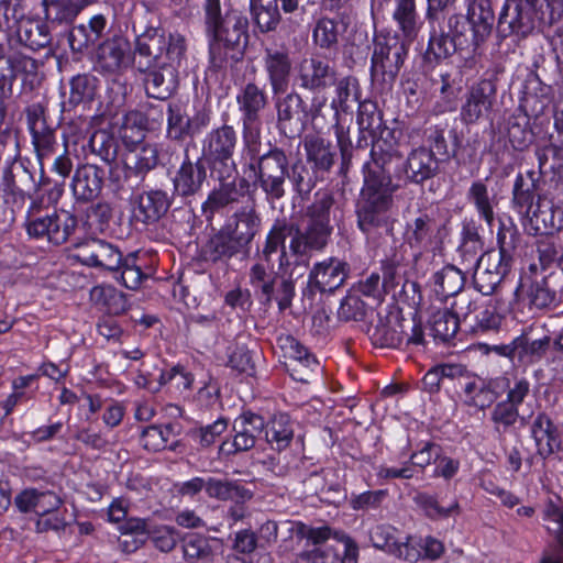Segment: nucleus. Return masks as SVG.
Instances as JSON below:
<instances>
[{"label": "nucleus", "mask_w": 563, "mask_h": 563, "mask_svg": "<svg viewBox=\"0 0 563 563\" xmlns=\"http://www.w3.org/2000/svg\"><path fill=\"white\" fill-rule=\"evenodd\" d=\"M73 256L82 265L109 272H117L123 257L118 246L97 238L76 243Z\"/></svg>", "instance_id": "19"}, {"label": "nucleus", "mask_w": 563, "mask_h": 563, "mask_svg": "<svg viewBox=\"0 0 563 563\" xmlns=\"http://www.w3.org/2000/svg\"><path fill=\"white\" fill-rule=\"evenodd\" d=\"M401 170L407 181L421 185L438 174L439 162L432 150L421 146L408 154Z\"/></svg>", "instance_id": "34"}, {"label": "nucleus", "mask_w": 563, "mask_h": 563, "mask_svg": "<svg viewBox=\"0 0 563 563\" xmlns=\"http://www.w3.org/2000/svg\"><path fill=\"white\" fill-rule=\"evenodd\" d=\"M490 421L493 422L494 430L499 435L509 432L518 421H520L521 424H526V418L519 415V409L512 407L505 400L494 406L490 412Z\"/></svg>", "instance_id": "61"}, {"label": "nucleus", "mask_w": 563, "mask_h": 563, "mask_svg": "<svg viewBox=\"0 0 563 563\" xmlns=\"http://www.w3.org/2000/svg\"><path fill=\"white\" fill-rule=\"evenodd\" d=\"M95 0H42L44 19L53 25H70Z\"/></svg>", "instance_id": "42"}, {"label": "nucleus", "mask_w": 563, "mask_h": 563, "mask_svg": "<svg viewBox=\"0 0 563 563\" xmlns=\"http://www.w3.org/2000/svg\"><path fill=\"white\" fill-rule=\"evenodd\" d=\"M554 278V273H550L548 276H543L540 280H534L531 284L528 297L532 306L538 309H544L556 300L559 288H563V285H555Z\"/></svg>", "instance_id": "59"}, {"label": "nucleus", "mask_w": 563, "mask_h": 563, "mask_svg": "<svg viewBox=\"0 0 563 563\" xmlns=\"http://www.w3.org/2000/svg\"><path fill=\"white\" fill-rule=\"evenodd\" d=\"M133 66L147 70L153 65L173 59H186L187 40L178 32H168L159 23L141 26L133 24Z\"/></svg>", "instance_id": "4"}, {"label": "nucleus", "mask_w": 563, "mask_h": 563, "mask_svg": "<svg viewBox=\"0 0 563 563\" xmlns=\"http://www.w3.org/2000/svg\"><path fill=\"white\" fill-rule=\"evenodd\" d=\"M48 23L45 20L29 16L14 32L18 42L34 52L51 46L53 37Z\"/></svg>", "instance_id": "43"}, {"label": "nucleus", "mask_w": 563, "mask_h": 563, "mask_svg": "<svg viewBox=\"0 0 563 563\" xmlns=\"http://www.w3.org/2000/svg\"><path fill=\"white\" fill-rule=\"evenodd\" d=\"M133 65V48L122 35H113L101 42L96 53V69L107 75L119 74Z\"/></svg>", "instance_id": "20"}, {"label": "nucleus", "mask_w": 563, "mask_h": 563, "mask_svg": "<svg viewBox=\"0 0 563 563\" xmlns=\"http://www.w3.org/2000/svg\"><path fill=\"white\" fill-rule=\"evenodd\" d=\"M185 62L186 59L161 62L147 70H137L144 75L146 96L162 101L174 96L179 86V68Z\"/></svg>", "instance_id": "17"}, {"label": "nucleus", "mask_w": 563, "mask_h": 563, "mask_svg": "<svg viewBox=\"0 0 563 563\" xmlns=\"http://www.w3.org/2000/svg\"><path fill=\"white\" fill-rule=\"evenodd\" d=\"M236 104L241 114V123H262L261 113L268 106V95L265 87L249 81L238 90Z\"/></svg>", "instance_id": "33"}, {"label": "nucleus", "mask_w": 563, "mask_h": 563, "mask_svg": "<svg viewBox=\"0 0 563 563\" xmlns=\"http://www.w3.org/2000/svg\"><path fill=\"white\" fill-rule=\"evenodd\" d=\"M239 255L247 256L249 253L222 225L201 246L200 257L211 264H228L230 260Z\"/></svg>", "instance_id": "30"}, {"label": "nucleus", "mask_w": 563, "mask_h": 563, "mask_svg": "<svg viewBox=\"0 0 563 563\" xmlns=\"http://www.w3.org/2000/svg\"><path fill=\"white\" fill-rule=\"evenodd\" d=\"M466 199L474 207L479 219L492 227L495 221V208L499 200L497 194L489 191L486 181L483 179L473 181L466 192Z\"/></svg>", "instance_id": "45"}, {"label": "nucleus", "mask_w": 563, "mask_h": 563, "mask_svg": "<svg viewBox=\"0 0 563 563\" xmlns=\"http://www.w3.org/2000/svg\"><path fill=\"white\" fill-rule=\"evenodd\" d=\"M307 267V262L296 260L291 266L279 268L280 283L277 288L276 296L274 295V299L278 305L279 311H285L291 307L292 299L295 297V283L298 278L305 275Z\"/></svg>", "instance_id": "48"}, {"label": "nucleus", "mask_w": 563, "mask_h": 563, "mask_svg": "<svg viewBox=\"0 0 563 563\" xmlns=\"http://www.w3.org/2000/svg\"><path fill=\"white\" fill-rule=\"evenodd\" d=\"M350 265L336 257H329L313 264L309 272L307 287L302 291L303 300L313 303L316 292L332 294L345 283Z\"/></svg>", "instance_id": "14"}, {"label": "nucleus", "mask_w": 563, "mask_h": 563, "mask_svg": "<svg viewBox=\"0 0 563 563\" xmlns=\"http://www.w3.org/2000/svg\"><path fill=\"white\" fill-rule=\"evenodd\" d=\"M338 207L330 191H319L313 202L307 208V224L301 228L305 244L309 245L312 253L322 252L329 244L333 225L336 219Z\"/></svg>", "instance_id": "9"}, {"label": "nucleus", "mask_w": 563, "mask_h": 563, "mask_svg": "<svg viewBox=\"0 0 563 563\" xmlns=\"http://www.w3.org/2000/svg\"><path fill=\"white\" fill-rule=\"evenodd\" d=\"M183 552L186 561L190 563L207 562L212 558V548L209 539L198 533H187L181 538Z\"/></svg>", "instance_id": "64"}, {"label": "nucleus", "mask_w": 563, "mask_h": 563, "mask_svg": "<svg viewBox=\"0 0 563 563\" xmlns=\"http://www.w3.org/2000/svg\"><path fill=\"white\" fill-rule=\"evenodd\" d=\"M91 297L97 302L102 303L110 314L119 316L129 309V302L125 294L117 290L112 286H97L91 290Z\"/></svg>", "instance_id": "63"}, {"label": "nucleus", "mask_w": 563, "mask_h": 563, "mask_svg": "<svg viewBox=\"0 0 563 563\" xmlns=\"http://www.w3.org/2000/svg\"><path fill=\"white\" fill-rule=\"evenodd\" d=\"M393 18L402 35L413 41L419 31V16L416 10V0H395Z\"/></svg>", "instance_id": "57"}, {"label": "nucleus", "mask_w": 563, "mask_h": 563, "mask_svg": "<svg viewBox=\"0 0 563 563\" xmlns=\"http://www.w3.org/2000/svg\"><path fill=\"white\" fill-rule=\"evenodd\" d=\"M202 10L211 67L221 70L239 63L249 43L247 18L229 0H205Z\"/></svg>", "instance_id": "2"}, {"label": "nucleus", "mask_w": 563, "mask_h": 563, "mask_svg": "<svg viewBox=\"0 0 563 563\" xmlns=\"http://www.w3.org/2000/svg\"><path fill=\"white\" fill-rule=\"evenodd\" d=\"M174 196L161 188L143 190L132 200L134 219L143 224L156 223L168 212Z\"/></svg>", "instance_id": "27"}, {"label": "nucleus", "mask_w": 563, "mask_h": 563, "mask_svg": "<svg viewBox=\"0 0 563 563\" xmlns=\"http://www.w3.org/2000/svg\"><path fill=\"white\" fill-rule=\"evenodd\" d=\"M276 111V126L280 134L288 139L300 136L310 119L321 111L325 100L313 99L311 107L295 90L273 96Z\"/></svg>", "instance_id": "8"}, {"label": "nucleus", "mask_w": 563, "mask_h": 563, "mask_svg": "<svg viewBox=\"0 0 563 563\" xmlns=\"http://www.w3.org/2000/svg\"><path fill=\"white\" fill-rule=\"evenodd\" d=\"M208 163L200 156L192 162L185 153V157L173 177V195L185 200L199 195L208 183Z\"/></svg>", "instance_id": "23"}, {"label": "nucleus", "mask_w": 563, "mask_h": 563, "mask_svg": "<svg viewBox=\"0 0 563 563\" xmlns=\"http://www.w3.org/2000/svg\"><path fill=\"white\" fill-rule=\"evenodd\" d=\"M307 161L314 172H329L335 161V152L329 141L317 135H307L303 141Z\"/></svg>", "instance_id": "51"}, {"label": "nucleus", "mask_w": 563, "mask_h": 563, "mask_svg": "<svg viewBox=\"0 0 563 563\" xmlns=\"http://www.w3.org/2000/svg\"><path fill=\"white\" fill-rule=\"evenodd\" d=\"M98 82V78L91 74H78L70 78L68 97L60 103L62 120L79 106L85 107L93 101Z\"/></svg>", "instance_id": "37"}, {"label": "nucleus", "mask_w": 563, "mask_h": 563, "mask_svg": "<svg viewBox=\"0 0 563 563\" xmlns=\"http://www.w3.org/2000/svg\"><path fill=\"white\" fill-rule=\"evenodd\" d=\"M306 490L319 497L323 503L338 504L345 497L344 489L330 468L312 472L303 479Z\"/></svg>", "instance_id": "38"}, {"label": "nucleus", "mask_w": 563, "mask_h": 563, "mask_svg": "<svg viewBox=\"0 0 563 563\" xmlns=\"http://www.w3.org/2000/svg\"><path fill=\"white\" fill-rule=\"evenodd\" d=\"M538 22L544 23V14L540 13L538 5L506 0L499 14L497 29L500 35H517L526 37L536 29Z\"/></svg>", "instance_id": "15"}, {"label": "nucleus", "mask_w": 563, "mask_h": 563, "mask_svg": "<svg viewBox=\"0 0 563 563\" xmlns=\"http://www.w3.org/2000/svg\"><path fill=\"white\" fill-rule=\"evenodd\" d=\"M108 20L103 14L92 15L88 23L74 25L68 33V42L74 53H84L93 46L104 34Z\"/></svg>", "instance_id": "39"}, {"label": "nucleus", "mask_w": 563, "mask_h": 563, "mask_svg": "<svg viewBox=\"0 0 563 563\" xmlns=\"http://www.w3.org/2000/svg\"><path fill=\"white\" fill-rule=\"evenodd\" d=\"M239 136L235 129L227 123L211 129L201 141V155L219 180H229L236 173L233 156Z\"/></svg>", "instance_id": "6"}, {"label": "nucleus", "mask_w": 563, "mask_h": 563, "mask_svg": "<svg viewBox=\"0 0 563 563\" xmlns=\"http://www.w3.org/2000/svg\"><path fill=\"white\" fill-rule=\"evenodd\" d=\"M459 322L457 317L451 309H439L428 320L430 334L437 341L449 342L456 334Z\"/></svg>", "instance_id": "58"}, {"label": "nucleus", "mask_w": 563, "mask_h": 563, "mask_svg": "<svg viewBox=\"0 0 563 563\" xmlns=\"http://www.w3.org/2000/svg\"><path fill=\"white\" fill-rule=\"evenodd\" d=\"M218 188H213L201 205V211L207 221H211L214 214L239 199L234 181L219 180Z\"/></svg>", "instance_id": "52"}, {"label": "nucleus", "mask_w": 563, "mask_h": 563, "mask_svg": "<svg viewBox=\"0 0 563 563\" xmlns=\"http://www.w3.org/2000/svg\"><path fill=\"white\" fill-rule=\"evenodd\" d=\"M289 167L285 151L276 146L264 153L256 163H249V168L254 172L256 183L268 203L285 197Z\"/></svg>", "instance_id": "10"}, {"label": "nucleus", "mask_w": 563, "mask_h": 563, "mask_svg": "<svg viewBox=\"0 0 563 563\" xmlns=\"http://www.w3.org/2000/svg\"><path fill=\"white\" fill-rule=\"evenodd\" d=\"M278 273L274 271L272 262H265L260 258L255 262L249 272L250 285L264 306H271L274 300L276 280Z\"/></svg>", "instance_id": "40"}, {"label": "nucleus", "mask_w": 563, "mask_h": 563, "mask_svg": "<svg viewBox=\"0 0 563 563\" xmlns=\"http://www.w3.org/2000/svg\"><path fill=\"white\" fill-rule=\"evenodd\" d=\"M263 64L273 96L284 95L289 88L292 69L288 49L266 47Z\"/></svg>", "instance_id": "29"}, {"label": "nucleus", "mask_w": 563, "mask_h": 563, "mask_svg": "<svg viewBox=\"0 0 563 563\" xmlns=\"http://www.w3.org/2000/svg\"><path fill=\"white\" fill-rule=\"evenodd\" d=\"M77 228V219L69 212L53 213L41 218H29L26 230L30 236L47 239L55 245L65 243Z\"/></svg>", "instance_id": "21"}, {"label": "nucleus", "mask_w": 563, "mask_h": 563, "mask_svg": "<svg viewBox=\"0 0 563 563\" xmlns=\"http://www.w3.org/2000/svg\"><path fill=\"white\" fill-rule=\"evenodd\" d=\"M291 531L299 540H306L311 550H305L299 559L306 563H357L358 548L345 533L329 526H310L301 521L292 523Z\"/></svg>", "instance_id": "3"}, {"label": "nucleus", "mask_w": 563, "mask_h": 563, "mask_svg": "<svg viewBox=\"0 0 563 563\" xmlns=\"http://www.w3.org/2000/svg\"><path fill=\"white\" fill-rule=\"evenodd\" d=\"M448 31L460 51L474 52L486 40L478 36L477 30L463 14H453L448 20Z\"/></svg>", "instance_id": "49"}, {"label": "nucleus", "mask_w": 563, "mask_h": 563, "mask_svg": "<svg viewBox=\"0 0 563 563\" xmlns=\"http://www.w3.org/2000/svg\"><path fill=\"white\" fill-rule=\"evenodd\" d=\"M252 19L262 33L273 32L282 21L279 7L276 2L250 4Z\"/></svg>", "instance_id": "62"}, {"label": "nucleus", "mask_w": 563, "mask_h": 563, "mask_svg": "<svg viewBox=\"0 0 563 563\" xmlns=\"http://www.w3.org/2000/svg\"><path fill=\"white\" fill-rule=\"evenodd\" d=\"M444 20L437 22L427 21L430 27V37L426 57L429 60H442L452 56L455 52L460 51L459 46L454 43L449 31H445L441 23Z\"/></svg>", "instance_id": "47"}, {"label": "nucleus", "mask_w": 563, "mask_h": 563, "mask_svg": "<svg viewBox=\"0 0 563 563\" xmlns=\"http://www.w3.org/2000/svg\"><path fill=\"white\" fill-rule=\"evenodd\" d=\"M358 135L355 148H366L374 144L380 136L387 137L389 142H398L394 136V131L388 128L382 129L383 115L378 110L376 102L371 100L361 101L357 111ZM399 151V147H397Z\"/></svg>", "instance_id": "25"}, {"label": "nucleus", "mask_w": 563, "mask_h": 563, "mask_svg": "<svg viewBox=\"0 0 563 563\" xmlns=\"http://www.w3.org/2000/svg\"><path fill=\"white\" fill-rule=\"evenodd\" d=\"M290 238L289 251L294 256H309L312 254L309 245L305 244V239L301 233V227L284 220H276L269 232L266 235V240L262 252L258 257L265 262H272L274 254L280 250L278 257V268H285L291 266L294 262L286 251V239Z\"/></svg>", "instance_id": "11"}, {"label": "nucleus", "mask_w": 563, "mask_h": 563, "mask_svg": "<svg viewBox=\"0 0 563 563\" xmlns=\"http://www.w3.org/2000/svg\"><path fill=\"white\" fill-rule=\"evenodd\" d=\"M465 16L471 21L473 27L477 30L478 36L487 40L495 22L492 0H472L468 3Z\"/></svg>", "instance_id": "56"}, {"label": "nucleus", "mask_w": 563, "mask_h": 563, "mask_svg": "<svg viewBox=\"0 0 563 563\" xmlns=\"http://www.w3.org/2000/svg\"><path fill=\"white\" fill-rule=\"evenodd\" d=\"M261 225V216L252 205L240 208L223 227L250 253L251 244L260 232Z\"/></svg>", "instance_id": "32"}, {"label": "nucleus", "mask_w": 563, "mask_h": 563, "mask_svg": "<svg viewBox=\"0 0 563 563\" xmlns=\"http://www.w3.org/2000/svg\"><path fill=\"white\" fill-rule=\"evenodd\" d=\"M161 163L159 146L156 143H142L131 151L126 158V170L142 180Z\"/></svg>", "instance_id": "46"}, {"label": "nucleus", "mask_w": 563, "mask_h": 563, "mask_svg": "<svg viewBox=\"0 0 563 563\" xmlns=\"http://www.w3.org/2000/svg\"><path fill=\"white\" fill-rule=\"evenodd\" d=\"M210 115L198 112L192 117L178 103H169L167 107L166 136L172 141L183 142L187 137H194L202 129L209 125Z\"/></svg>", "instance_id": "28"}, {"label": "nucleus", "mask_w": 563, "mask_h": 563, "mask_svg": "<svg viewBox=\"0 0 563 563\" xmlns=\"http://www.w3.org/2000/svg\"><path fill=\"white\" fill-rule=\"evenodd\" d=\"M547 529L555 538L554 556H545L541 563H563V510L550 500L543 510Z\"/></svg>", "instance_id": "54"}, {"label": "nucleus", "mask_w": 563, "mask_h": 563, "mask_svg": "<svg viewBox=\"0 0 563 563\" xmlns=\"http://www.w3.org/2000/svg\"><path fill=\"white\" fill-rule=\"evenodd\" d=\"M402 155L395 142L380 136L371 148V161L363 166L364 185L356 203L357 225L364 233L387 227L394 194L399 186L391 180V166L401 162Z\"/></svg>", "instance_id": "1"}, {"label": "nucleus", "mask_w": 563, "mask_h": 563, "mask_svg": "<svg viewBox=\"0 0 563 563\" xmlns=\"http://www.w3.org/2000/svg\"><path fill=\"white\" fill-rule=\"evenodd\" d=\"M428 285L440 300H445L461 292L465 285V276L454 265H445L432 274Z\"/></svg>", "instance_id": "44"}, {"label": "nucleus", "mask_w": 563, "mask_h": 563, "mask_svg": "<svg viewBox=\"0 0 563 563\" xmlns=\"http://www.w3.org/2000/svg\"><path fill=\"white\" fill-rule=\"evenodd\" d=\"M542 181L534 170L519 173L512 188V207L522 216L536 207L540 196H548L542 188Z\"/></svg>", "instance_id": "35"}, {"label": "nucleus", "mask_w": 563, "mask_h": 563, "mask_svg": "<svg viewBox=\"0 0 563 563\" xmlns=\"http://www.w3.org/2000/svg\"><path fill=\"white\" fill-rule=\"evenodd\" d=\"M366 333L374 346L397 349L405 340V319L398 312H377Z\"/></svg>", "instance_id": "26"}, {"label": "nucleus", "mask_w": 563, "mask_h": 563, "mask_svg": "<svg viewBox=\"0 0 563 563\" xmlns=\"http://www.w3.org/2000/svg\"><path fill=\"white\" fill-rule=\"evenodd\" d=\"M497 71H487L483 78L468 87L461 107V119L465 124L492 118L497 107Z\"/></svg>", "instance_id": "12"}, {"label": "nucleus", "mask_w": 563, "mask_h": 563, "mask_svg": "<svg viewBox=\"0 0 563 563\" xmlns=\"http://www.w3.org/2000/svg\"><path fill=\"white\" fill-rule=\"evenodd\" d=\"M531 437L537 446V454L545 460L561 448L558 428L551 418L540 412L531 424Z\"/></svg>", "instance_id": "41"}, {"label": "nucleus", "mask_w": 563, "mask_h": 563, "mask_svg": "<svg viewBox=\"0 0 563 563\" xmlns=\"http://www.w3.org/2000/svg\"><path fill=\"white\" fill-rule=\"evenodd\" d=\"M509 142L515 150L522 151L533 141V133L530 128V119L526 113H516L509 117L507 123Z\"/></svg>", "instance_id": "60"}, {"label": "nucleus", "mask_w": 563, "mask_h": 563, "mask_svg": "<svg viewBox=\"0 0 563 563\" xmlns=\"http://www.w3.org/2000/svg\"><path fill=\"white\" fill-rule=\"evenodd\" d=\"M265 430V419L252 411L242 412L232 424V441L225 440L219 452L228 456L250 451L256 444L257 437Z\"/></svg>", "instance_id": "18"}, {"label": "nucleus", "mask_w": 563, "mask_h": 563, "mask_svg": "<svg viewBox=\"0 0 563 563\" xmlns=\"http://www.w3.org/2000/svg\"><path fill=\"white\" fill-rule=\"evenodd\" d=\"M445 238V227L428 213H420L408 222L405 243L410 247L415 261L424 254L441 253Z\"/></svg>", "instance_id": "13"}, {"label": "nucleus", "mask_w": 563, "mask_h": 563, "mask_svg": "<svg viewBox=\"0 0 563 563\" xmlns=\"http://www.w3.org/2000/svg\"><path fill=\"white\" fill-rule=\"evenodd\" d=\"M277 343L287 358L285 366L292 379L309 384L322 373L318 358L294 336L280 335Z\"/></svg>", "instance_id": "16"}, {"label": "nucleus", "mask_w": 563, "mask_h": 563, "mask_svg": "<svg viewBox=\"0 0 563 563\" xmlns=\"http://www.w3.org/2000/svg\"><path fill=\"white\" fill-rule=\"evenodd\" d=\"M409 42L397 33H377L373 41L371 76L373 81L391 85L408 55Z\"/></svg>", "instance_id": "7"}, {"label": "nucleus", "mask_w": 563, "mask_h": 563, "mask_svg": "<svg viewBox=\"0 0 563 563\" xmlns=\"http://www.w3.org/2000/svg\"><path fill=\"white\" fill-rule=\"evenodd\" d=\"M520 238V233L514 223L500 222L497 233L498 252H485L474 266V286L484 296L495 294L510 272Z\"/></svg>", "instance_id": "5"}, {"label": "nucleus", "mask_w": 563, "mask_h": 563, "mask_svg": "<svg viewBox=\"0 0 563 563\" xmlns=\"http://www.w3.org/2000/svg\"><path fill=\"white\" fill-rule=\"evenodd\" d=\"M533 234H552L563 229V207L548 196H540L536 207L525 214Z\"/></svg>", "instance_id": "31"}, {"label": "nucleus", "mask_w": 563, "mask_h": 563, "mask_svg": "<svg viewBox=\"0 0 563 563\" xmlns=\"http://www.w3.org/2000/svg\"><path fill=\"white\" fill-rule=\"evenodd\" d=\"M104 170L95 164L79 166L71 181L76 201L90 202L97 199L102 190Z\"/></svg>", "instance_id": "36"}, {"label": "nucleus", "mask_w": 563, "mask_h": 563, "mask_svg": "<svg viewBox=\"0 0 563 563\" xmlns=\"http://www.w3.org/2000/svg\"><path fill=\"white\" fill-rule=\"evenodd\" d=\"M265 438L273 449L285 450L294 439V424L289 416L279 413L265 423Z\"/></svg>", "instance_id": "55"}, {"label": "nucleus", "mask_w": 563, "mask_h": 563, "mask_svg": "<svg viewBox=\"0 0 563 563\" xmlns=\"http://www.w3.org/2000/svg\"><path fill=\"white\" fill-rule=\"evenodd\" d=\"M207 495L221 501H247L254 496L253 492L239 481L208 477Z\"/></svg>", "instance_id": "50"}, {"label": "nucleus", "mask_w": 563, "mask_h": 563, "mask_svg": "<svg viewBox=\"0 0 563 563\" xmlns=\"http://www.w3.org/2000/svg\"><path fill=\"white\" fill-rule=\"evenodd\" d=\"M506 377L485 379L476 375L461 382V399L464 405L479 410L489 408L505 388Z\"/></svg>", "instance_id": "24"}, {"label": "nucleus", "mask_w": 563, "mask_h": 563, "mask_svg": "<svg viewBox=\"0 0 563 563\" xmlns=\"http://www.w3.org/2000/svg\"><path fill=\"white\" fill-rule=\"evenodd\" d=\"M8 62L14 73V77L22 76L23 90H34L43 81V74L40 71L37 59L23 54H13L9 56Z\"/></svg>", "instance_id": "53"}, {"label": "nucleus", "mask_w": 563, "mask_h": 563, "mask_svg": "<svg viewBox=\"0 0 563 563\" xmlns=\"http://www.w3.org/2000/svg\"><path fill=\"white\" fill-rule=\"evenodd\" d=\"M339 73L335 64L322 56L303 58L298 66V80L302 89L323 92L334 86Z\"/></svg>", "instance_id": "22"}]
</instances>
